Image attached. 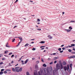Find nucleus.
Returning <instances> with one entry per match:
<instances>
[{"mask_svg": "<svg viewBox=\"0 0 75 75\" xmlns=\"http://www.w3.org/2000/svg\"><path fill=\"white\" fill-rule=\"evenodd\" d=\"M56 69L57 70L59 69H60V65H59L58 63H57V64H56Z\"/></svg>", "mask_w": 75, "mask_h": 75, "instance_id": "nucleus-1", "label": "nucleus"}, {"mask_svg": "<svg viewBox=\"0 0 75 75\" xmlns=\"http://www.w3.org/2000/svg\"><path fill=\"white\" fill-rule=\"evenodd\" d=\"M71 30L69 29H65V31L67 32V33H68L69 32H70L71 31Z\"/></svg>", "mask_w": 75, "mask_h": 75, "instance_id": "nucleus-2", "label": "nucleus"}, {"mask_svg": "<svg viewBox=\"0 0 75 75\" xmlns=\"http://www.w3.org/2000/svg\"><path fill=\"white\" fill-rule=\"evenodd\" d=\"M47 37L49 38V39H52V37H51L50 35H49L47 36Z\"/></svg>", "mask_w": 75, "mask_h": 75, "instance_id": "nucleus-3", "label": "nucleus"}, {"mask_svg": "<svg viewBox=\"0 0 75 75\" xmlns=\"http://www.w3.org/2000/svg\"><path fill=\"white\" fill-rule=\"evenodd\" d=\"M60 68L61 69H63V66H62V63L60 64Z\"/></svg>", "mask_w": 75, "mask_h": 75, "instance_id": "nucleus-4", "label": "nucleus"}, {"mask_svg": "<svg viewBox=\"0 0 75 75\" xmlns=\"http://www.w3.org/2000/svg\"><path fill=\"white\" fill-rule=\"evenodd\" d=\"M12 70H13V71L15 72H16V70H15V69H14V68H12Z\"/></svg>", "mask_w": 75, "mask_h": 75, "instance_id": "nucleus-5", "label": "nucleus"}, {"mask_svg": "<svg viewBox=\"0 0 75 75\" xmlns=\"http://www.w3.org/2000/svg\"><path fill=\"white\" fill-rule=\"evenodd\" d=\"M47 74L48 75L50 74V72H49V70L48 69H47Z\"/></svg>", "mask_w": 75, "mask_h": 75, "instance_id": "nucleus-6", "label": "nucleus"}, {"mask_svg": "<svg viewBox=\"0 0 75 75\" xmlns=\"http://www.w3.org/2000/svg\"><path fill=\"white\" fill-rule=\"evenodd\" d=\"M50 72H52V67H50Z\"/></svg>", "mask_w": 75, "mask_h": 75, "instance_id": "nucleus-7", "label": "nucleus"}, {"mask_svg": "<svg viewBox=\"0 0 75 75\" xmlns=\"http://www.w3.org/2000/svg\"><path fill=\"white\" fill-rule=\"evenodd\" d=\"M66 64V63L65 62H64L63 63V65H65Z\"/></svg>", "mask_w": 75, "mask_h": 75, "instance_id": "nucleus-8", "label": "nucleus"}, {"mask_svg": "<svg viewBox=\"0 0 75 75\" xmlns=\"http://www.w3.org/2000/svg\"><path fill=\"white\" fill-rule=\"evenodd\" d=\"M64 69L65 71H66L67 70V67H64Z\"/></svg>", "mask_w": 75, "mask_h": 75, "instance_id": "nucleus-9", "label": "nucleus"}, {"mask_svg": "<svg viewBox=\"0 0 75 75\" xmlns=\"http://www.w3.org/2000/svg\"><path fill=\"white\" fill-rule=\"evenodd\" d=\"M18 38L19 39H20V41H22V39L21 37H18Z\"/></svg>", "mask_w": 75, "mask_h": 75, "instance_id": "nucleus-10", "label": "nucleus"}, {"mask_svg": "<svg viewBox=\"0 0 75 75\" xmlns=\"http://www.w3.org/2000/svg\"><path fill=\"white\" fill-rule=\"evenodd\" d=\"M6 47H8V48H9V47H11V46H8V45H7V44L6 45Z\"/></svg>", "mask_w": 75, "mask_h": 75, "instance_id": "nucleus-11", "label": "nucleus"}, {"mask_svg": "<svg viewBox=\"0 0 75 75\" xmlns=\"http://www.w3.org/2000/svg\"><path fill=\"white\" fill-rule=\"evenodd\" d=\"M28 59H27L25 62V64H26L27 63V62H28Z\"/></svg>", "mask_w": 75, "mask_h": 75, "instance_id": "nucleus-12", "label": "nucleus"}, {"mask_svg": "<svg viewBox=\"0 0 75 75\" xmlns=\"http://www.w3.org/2000/svg\"><path fill=\"white\" fill-rule=\"evenodd\" d=\"M56 70H53V73L54 74H55V72H56Z\"/></svg>", "mask_w": 75, "mask_h": 75, "instance_id": "nucleus-13", "label": "nucleus"}, {"mask_svg": "<svg viewBox=\"0 0 75 75\" xmlns=\"http://www.w3.org/2000/svg\"><path fill=\"white\" fill-rule=\"evenodd\" d=\"M72 64H71V63L70 64H69V67L71 68H72Z\"/></svg>", "mask_w": 75, "mask_h": 75, "instance_id": "nucleus-14", "label": "nucleus"}, {"mask_svg": "<svg viewBox=\"0 0 75 75\" xmlns=\"http://www.w3.org/2000/svg\"><path fill=\"white\" fill-rule=\"evenodd\" d=\"M45 41H41V42H40V43H41L42 44V43H45Z\"/></svg>", "mask_w": 75, "mask_h": 75, "instance_id": "nucleus-15", "label": "nucleus"}, {"mask_svg": "<svg viewBox=\"0 0 75 75\" xmlns=\"http://www.w3.org/2000/svg\"><path fill=\"white\" fill-rule=\"evenodd\" d=\"M43 67H47V65H46V64H43Z\"/></svg>", "mask_w": 75, "mask_h": 75, "instance_id": "nucleus-16", "label": "nucleus"}, {"mask_svg": "<svg viewBox=\"0 0 75 75\" xmlns=\"http://www.w3.org/2000/svg\"><path fill=\"white\" fill-rule=\"evenodd\" d=\"M19 67H16L15 68V69H19Z\"/></svg>", "mask_w": 75, "mask_h": 75, "instance_id": "nucleus-17", "label": "nucleus"}, {"mask_svg": "<svg viewBox=\"0 0 75 75\" xmlns=\"http://www.w3.org/2000/svg\"><path fill=\"white\" fill-rule=\"evenodd\" d=\"M8 51H4V54H7L8 53Z\"/></svg>", "mask_w": 75, "mask_h": 75, "instance_id": "nucleus-18", "label": "nucleus"}, {"mask_svg": "<svg viewBox=\"0 0 75 75\" xmlns=\"http://www.w3.org/2000/svg\"><path fill=\"white\" fill-rule=\"evenodd\" d=\"M29 45V44H28L27 43V44H26L25 45V47H26L28 46V45Z\"/></svg>", "mask_w": 75, "mask_h": 75, "instance_id": "nucleus-19", "label": "nucleus"}, {"mask_svg": "<svg viewBox=\"0 0 75 75\" xmlns=\"http://www.w3.org/2000/svg\"><path fill=\"white\" fill-rule=\"evenodd\" d=\"M37 21L38 22H40V19H37Z\"/></svg>", "mask_w": 75, "mask_h": 75, "instance_id": "nucleus-20", "label": "nucleus"}, {"mask_svg": "<svg viewBox=\"0 0 75 75\" xmlns=\"http://www.w3.org/2000/svg\"><path fill=\"white\" fill-rule=\"evenodd\" d=\"M35 69L38 68V65L37 64H36L35 65Z\"/></svg>", "mask_w": 75, "mask_h": 75, "instance_id": "nucleus-21", "label": "nucleus"}, {"mask_svg": "<svg viewBox=\"0 0 75 75\" xmlns=\"http://www.w3.org/2000/svg\"><path fill=\"white\" fill-rule=\"evenodd\" d=\"M26 75H30V73L28 72H26Z\"/></svg>", "mask_w": 75, "mask_h": 75, "instance_id": "nucleus-22", "label": "nucleus"}, {"mask_svg": "<svg viewBox=\"0 0 75 75\" xmlns=\"http://www.w3.org/2000/svg\"><path fill=\"white\" fill-rule=\"evenodd\" d=\"M71 58H75V56L74 55L71 56Z\"/></svg>", "mask_w": 75, "mask_h": 75, "instance_id": "nucleus-23", "label": "nucleus"}, {"mask_svg": "<svg viewBox=\"0 0 75 75\" xmlns=\"http://www.w3.org/2000/svg\"><path fill=\"white\" fill-rule=\"evenodd\" d=\"M21 42V41L20 42H19V43H18V45L16 46V47H18V46H19V45L20 44Z\"/></svg>", "mask_w": 75, "mask_h": 75, "instance_id": "nucleus-24", "label": "nucleus"}, {"mask_svg": "<svg viewBox=\"0 0 75 75\" xmlns=\"http://www.w3.org/2000/svg\"><path fill=\"white\" fill-rule=\"evenodd\" d=\"M22 68H20L19 71H22Z\"/></svg>", "mask_w": 75, "mask_h": 75, "instance_id": "nucleus-25", "label": "nucleus"}, {"mask_svg": "<svg viewBox=\"0 0 75 75\" xmlns=\"http://www.w3.org/2000/svg\"><path fill=\"white\" fill-rule=\"evenodd\" d=\"M69 29H70V30H71L72 29V28L71 26L69 27Z\"/></svg>", "mask_w": 75, "mask_h": 75, "instance_id": "nucleus-26", "label": "nucleus"}, {"mask_svg": "<svg viewBox=\"0 0 75 75\" xmlns=\"http://www.w3.org/2000/svg\"><path fill=\"white\" fill-rule=\"evenodd\" d=\"M67 70H68V69H69V64H68L67 66Z\"/></svg>", "mask_w": 75, "mask_h": 75, "instance_id": "nucleus-27", "label": "nucleus"}, {"mask_svg": "<svg viewBox=\"0 0 75 75\" xmlns=\"http://www.w3.org/2000/svg\"><path fill=\"white\" fill-rule=\"evenodd\" d=\"M34 75H38V74H37L36 73L34 72Z\"/></svg>", "mask_w": 75, "mask_h": 75, "instance_id": "nucleus-28", "label": "nucleus"}, {"mask_svg": "<svg viewBox=\"0 0 75 75\" xmlns=\"http://www.w3.org/2000/svg\"><path fill=\"white\" fill-rule=\"evenodd\" d=\"M38 74H39V75H42V74H40V71H39L38 72Z\"/></svg>", "mask_w": 75, "mask_h": 75, "instance_id": "nucleus-29", "label": "nucleus"}, {"mask_svg": "<svg viewBox=\"0 0 75 75\" xmlns=\"http://www.w3.org/2000/svg\"><path fill=\"white\" fill-rule=\"evenodd\" d=\"M3 74V72L1 71L0 72V75H2Z\"/></svg>", "mask_w": 75, "mask_h": 75, "instance_id": "nucleus-30", "label": "nucleus"}, {"mask_svg": "<svg viewBox=\"0 0 75 75\" xmlns=\"http://www.w3.org/2000/svg\"><path fill=\"white\" fill-rule=\"evenodd\" d=\"M41 60L42 62H44V61L43 59L42 58L41 59Z\"/></svg>", "mask_w": 75, "mask_h": 75, "instance_id": "nucleus-31", "label": "nucleus"}, {"mask_svg": "<svg viewBox=\"0 0 75 75\" xmlns=\"http://www.w3.org/2000/svg\"><path fill=\"white\" fill-rule=\"evenodd\" d=\"M54 59L55 60L57 59H58L59 58H58L57 57H55L54 58Z\"/></svg>", "mask_w": 75, "mask_h": 75, "instance_id": "nucleus-32", "label": "nucleus"}, {"mask_svg": "<svg viewBox=\"0 0 75 75\" xmlns=\"http://www.w3.org/2000/svg\"><path fill=\"white\" fill-rule=\"evenodd\" d=\"M12 42H14V41L15 40V38H14L13 39H12Z\"/></svg>", "mask_w": 75, "mask_h": 75, "instance_id": "nucleus-33", "label": "nucleus"}, {"mask_svg": "<svg viewBox=\"0 0 75 75\" xmlns=\"http://www.w3.org/2000/svg\"><path fill=\"white\" fill-rule=\"evenodd\" d=\"M16 72H19V69H16Z\"/></svg>", "mask_w": 75, "mask_h": 75, "instance_id": "nucleus-34", "label": "nucleus"}, {"mask_svg": "<svg viewBox=\"0 0 75 75\" xmlns=\"http://www.w3.org/2000/svg\"><path fill=\"white\" fill-rule=\"evenodd\" d=\"M71 46H72H72H75V45L74 44H71Z\"/></svg>", "mask_w": 75, "mask_h": 75, "instance_id": "nucleus-35", "label": "nucleus"}, {"mask_svg": "<svg viewBox=\"0 0 75 75\" xmlns=\"http://www.w3.org/2000/svg\"><path fill=\"white\" fill-rule=\"evenodd\" d=\"M4 71V69H1V72H2V71Z\"/></svg>", "mask_w": 75, "mask_h": 75, "instance_id": "nucleus-36", "label": "nucleus"}, {"mask_svg": "<svg viewBox=\"0 0 75 75\" xmlns=\"http://www.w3.org/2000/svg\"><path fill=\"white\" fill-rule=\"evenodd\" d=\"M6 60V58H4L2 59V60Z\"/></svg>", "mask_w": 75, "mask_h": 75, "instance_id": "nucleus-37", "label": "nucleus"}, {"mask_svg": "<svg viewBox=\"0 0 75 75\" xmlns=\"http://www.w3.org/2000/svg\"><path fill=\"white\" fill-rule=\"evenodd\" d=\"M53 64V62H50V64Z\"/></svg>", "mask_w": 75, "mask_h": 75, "instance_id": "nucleus-38", "label": "nucleus"}, {"mask_svg": "<svg viewBox=\"0 0 75 75\" xmlns=\"http://www.w3.org/2000/svg\"><path fill=\"white\" fill-rule=\"evenodd\" d=\"M32 50H36V48H33V49H32Z\"/></svg>", "mask_w": 75, "mask_h": 75, "instance_id": "nucleus-39", "label": "nucleus"}, {"mask_svg": "<svg viewBox=\"0 0 75 75\" xmlns=\"http://www.w3.org/2000/svg\"><path fill=\"white\" fill-rule=\"evenodd\" d=\"M4 74H6L7 73V72L6 71H4Z\"/></svg>", "mask_w": 75, "mask_h": 75, "instance_id": "nucleus-40", "label": "nucleus"}, {"mask_svg": "<svg viewBox=\"0 0 75 75\" xmlns=\"http://www.w3.org/2000/svg\"><path fill=\"white\" fill-rule=\"evenodd\" d=\"M74 22H75V21H70L71 23V22L74 23Z\"/></svg>", "mask_w": 75, "mask_h": 75, "instance_id": "nucleus-41", "label": "nucleus"}, {"mask_svg": "<svg viewBox=\"0 0 75 75\" xmlns=\"http://www.w3.org/2000/svg\"><path fill=\"white\" fill-rule=\"evenodd\" d=\"M68 51H69V52H71V50H70V49H69V50H68Z\"/></svg>", "mask_w": 75, "mask_h": 75, "instance_id": "nucleus-42", "label": "nucleus"}, {"mask_svg": "<svg viewBox=\"0 0 75 75\" xmlns=\"http://www.w3.org/2000/svg\"><path fill=\"white\" fill-rule=\"evenodd\" d=\"M37 30H41V29L40 28H38Z\"/></svg>", "mask_w": 75, "mask_h": 75, "instance_id": "nucleus-43", "label": "nucleus"}, {"mask_svg": "<svg viewBox=\"0 0 75 75\" xmlns=\"http://www.w3.org/2000/svg\"><path fill=\"white\" fill-rule=\"evenodd\" d=\"M12 52H11L9 54H8L9 55H11V54H12Z\"/></svg>", "mask_w": 75, "mask_h": 75, "instance_id": "nucleus-44", "label": "nucleus"}, {"mask_svg": "<svg viewBox=\"0 0 75 75\" xmlns=\"http://www.w3.org/2000/svg\"><path fill=\"white\" fill-rule=\"evenodd\" d=\"M61 48H59V49H58V50L59 51H60L61 50Z\"/></svg>", "mask_w": 75, "mask_h": 75, "instance_id": "nucleus-45", "label": "nucleus"}, {"mask_svg": "<svg viewBox=\"0 0 75 75\" xmlns=\"http://www.w3.org/2000/svg\"><path fill=\"white\" fill-rule=\"evenodd\" d=\"M3 64V62H0V65H1Z\"/></svg>", "mask_w": 75, "mask_h": 75, "instance_id": "nucleus-46", "label": "nucleus"}, {"mask_svg": "<svg viewBox=\"0 0 75 75\" xmlns=\"http://www.w3.org/2000/svg\"><path fill=\"white\" fill-rule=\"evenodd\" d=\"M45 47V46H42L40 47V48H42V47Z\"/></svg>", "mask_w": 75, "mask_h": 75, "instance_id": "nucleus-47", "label": "nucleus"}, {"mask_svg": "<svg viewBox=\"0 0 75 75\" xmlns=\"http://www.w3.org/2000/svg\"><path fill=\"white\" fill-rule=\"evenodd\" d=\"M23 56H22V57H21V58L20 59V60H19V61L21 60V59L23 58Z\"/></svg>", "mask_w": 75, "mask_h": 75, "instance_id": "nucleus-48", "label": "nucleus"}, {"mask_svg": "<svg viewBox=\"0 0 75 75\" xmlns=\"http://www.w3.org/2000/svg\"><path fill=\"white\" fill-rule=\"evenodd\" d=\"M72 54H75V52H71V53Z\"/></svg>", "mask_w": 75, "mask_h": 75, "instance_id": "nucleus-49", "label": "nucleus"}, {"mask_svg": "<svg viewBox=\"0 0 75 75\" xmlns=\"http://www.w3.org/2000/svg\"><path fill=\"white\" fill-rule=\"evenodd\" d=\"M3 56L2 54H0V57H2Z\"/></svg>", "mask_w": 75, "mask_h": 75, "instance_id": "nucleus-50", "label": "nucleus"}, {"mask_svg": "<svg viewBox=\"0 0 75 75\" xmlns=\"http://www.w3.org/2000/svg\"><path fill=\"white\" fill-rule=\"evenodd\" d=\"M7 71H11V69H7Z\"/></svg>", "mask_w": 75, "mask_h": 75, "instance_id": "nucleus-51", "label": "nucleus"}, {"mask_svg": "<svg viewBox=\"0 0 75 75\" xmlns=\"http://www.w3.org/2000/svg\"><path fill=\"white\" fill-rule=\"evenodd\" d=\"M17 27V26L16 25L13 27V29H15Z\"/></svg>", "mask_w": 75, "mask_h": 75, "instance_id": "nucleus-52", "label": "nucleus"}, {"mask_svg": "<svg viewBox=\"0 0 75 75\" xmlns=\"http://www.w3.org/2000/svg\"><path fill=\"white\" fill-rule=\"evenodd\" d=\"M63 50H62V51H60V53H62L63 52Z\"/></svg>", "mask_w": 75, "mask_h": 75, "instance_id": "nucleus-53", "label": "nucleus"}, {"mask_svg": "<svg viewBox=\"0 0 75 75\" xmlns=\"http://www.w3.org/2000/svg\"><path fill=\"white\" fill-rule=\"evenodd\" d=\"M62 49L63 50H64L65 49V48L63 47L62 48Z\"/></svg>", "mask_w": 75, "mask_h": 75, "instance_id": "nucleus-54", "label": "nucleus"}, {"mask_svg": "<svg viewBox=\"0 0 75 75\" xmlns=\"http://www.w3.org/2000/svg\"><path fill=\"white\" fill-rule=\"evenodd\" d=\"M57 62L56 61H54V63L55 64H56V63H57Z\"/></svg>", "mask_w": 75, "mask_h": 75, "instance_id": "nucleus-55", "label": "nucleus"}, {"mask_svg": "<svg viewBox=\"0 0 75 75\" xmlns=\"http://www.w3.org/2000/svg\"><path fill=\"white\" fill-rule=\"evenodd\" d=\"M36 62L37 64H38L39 63V61H37Z\"/></svg>", "mask_w": 75, "mask_h": 75, "instance_id": "nucleus-56", "label": "nucleus"}, {"mask_svg": "<svg viewBox=\"0 0 75 75\" xmlns=\"http://www.w3.org/2000/svg\"><path fill=\"white\" fill-rule=\"evenodd\" d=\"M32 60H34L35 59V58H32Z\"/></svg>", "mask_w": 75, "mask_h": 75, "instance_id": "nucleus-57", "label": "nucleus"}, {"mask_svg": "<svg viewBox=\"0 0 75 75\" xmlns=\"http://www.w3.org/2000/svg\"><path fill=\"white\" fill-rule=\"evenodd\" d=\"M14 56V55L13 54L11 56V57H13Z\"/></svg>", "mask_w": 75, "mask_h": 75, "instance_id": "nucleus-58", "label": "nucleus"}, {"mask_svg": "<svg viewBox=\"0 0 75 75\" xmlns=\"http://www.w3.org/2000/svg\"><path fill=\"white\" fill-rule=\"evenodd\" d=\"M18 1V0H16V1L15 2V3H16V2H17Z\"/></svg>", "mask_w": 75, "mask_h": 75, "instance_id": "nucleus-59", "label": "nucleus"}, {"mask_svg": "<svg viewBox=\"0 0 75 75\" xmlns=\"http://www.w3.org/2000/svg\"><path fill=\"white\" fill-rule=\"evenodd\" d=\"M68 47H72V46H71L69 45V46H68Z\"/></svg>", "mask_w": 75, "mask_h": 75, "instance_id": "nucleus-60", "label": "nucleus"}, {"mask_svg": "<svg viewBox=\"0 0 75 75\" xmlns=\"http://www.w3.org/2000/svg\"><path fill=\"white\" fill-rule=\"evenodd\" d=\"M47 59L48 60V61H50L51 60V59L50 58H48Z\"/></svg>", "mask_w": 75, "mask_h": 75, "instance_id": "nucleus-61", "label": "nucleus"}, {"mask_svg": "<svg viewBox=\"0 0 75 75\" xmlns=\"http://www.w3.org/2000/svg\"><path fill=\"white\" fill-rule=\"evenodd\" d=\"M14 63V62L13 61H12L11 62V64H13Z\"/></svg>", "mask_w": 75, "mask_h": 75, "instance_id": "nucleus-62", "label": "nucleus"}, {"mask_svg": "<svg viewBox=\"0 0 75 75\" xmlns=\"http://www.w3.org/2000/svg\"><path fill=\"white\" fill-rule=\"evenodd\" d=\"M64 46V45H62L61 46V47H62Z\"/></svg>", "mask_w": 75, "mask_h": 75, "instance_id": "nucleus-63", "label": "nucleus"}, {"mask_svg": "<svg viewBox=\"0 0 75 75\" xmlns=\"http://www.w3.org/2000/svg\"><path fill=\"white\" fill-rule=\"evenodd\" d=\"M73 50L74 51H75V48H73Z\"/></svg>", "mask_w": 75, "mask_h": 75, "instance_id": "nucleus-64", "label": "nucleus"}]
</instances>
